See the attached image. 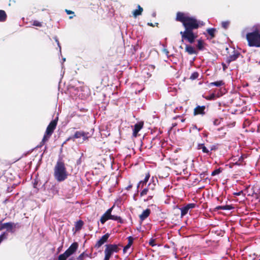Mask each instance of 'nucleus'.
Returning <instances> with one entry per match:
<instances>
[{
    "instance_id": "45",
    "label": "nucleus",
    "mask_w": 260,
    "mask_h": 260,
    "mask_svg": "<svg viewBox=\"0 0 260 260\" xmlns=\"http://www.w3.org/2000/svg\"><path fill=\"white\" fill-rule=\"evenodd\" d=\"M242 193H243V191L241 190L238 192H235L233 194L235 196H240Z\"/></svg>"
},
{
    "instance_id": "11",
    "label": "nucleus",
    "mask_w": 260,
    "mask_h": 260,
    "mask_svg": "<svg viewBox=\"0 0 260 260\" xmlns=\"http://www.w3.org/2000/svg\"><path fill=\"white\" fill-rule=\"evenodd\" d=\"M241 55L240 53L236 50L233 51V54L227 57L226 62L230 64L231 62L235 61Z\"/></svg>"
},
{
    "instance_id": "13",
    "label": "nucleus",
    "mask_w": 260,
    "mask_h": 260,
    "mask_svg": "<svg viewBox=\"0 0 260 260\" xmlns=\"http://www.w3.org/2000/svg\"><path fill=\"white\" fill-rule=\"evenodd\" d=\"M205 106H198L193 110V115L194 116L198 115H204L205 114Z\"/></svg>"
},
{
    "instance_id": "7",
    "label": "nucleus",
    "mask_w": 260,
    "mask_h": 260,
    "mask_svg": "<svg viewBox=\"0 0 260 260\" xmlns=\"http://www.w3.org/2000/svg\"><path fill=\"white\" fill-rule=\"evenodd\" d=\"M198 150H202L204 153H206L208 155L211 154V151L216 149V147L214 145L210 146L208 147L205 146L204 143H200L197 145Z\"/></svg>"
},
{
    "instance_id": "21",
    "label": "nucleus",
    "mask_w": 260,
    "mask_h": 260,
    "mask_svg": "<svg viewBox=\"0 0 260 260\" xmlns=\"http://www.w3.org/2000/svg\"><path fill=\"white\" fill-rule=\"evenodd\" d=\"M234 207L232 205L219 206L216 207L217 210H231L233 209Z\"/></svg>"
},
{
    "instance_id": "52",
    "label": "nucleus",
    "mask_w": 260,
    "mask_h": 260,
    "mask_svg": "<svg viewBox=\"0 0 260 260\" xmlns=\"http://www.w3.org/2000/svg\"><path fill=\"white\" fill-rule=\"evenodd\" d=\"M74 16H75V15L70 16V17H69V18H70V19H72Z\"/></svg>"
},
{
    "instance_id": "56",
    "label": "nucleus",
    "mask_w": 260,
    "mask_h": 260,
    "mask_svg": "<svg viewBox=\"0 0 260 260\" xmlns=\"http://www.w3.org/2000/svg\"><path fill=\"white\" fill-rule=\"evenodd\" d=\"M258 260H260V258Z\"/></svg>"
},
{
    "instance_id": "5",
    "label": "nucleus",
    "mask_w": 260,
    "mask_h": 260,
    "mask_svg": "<svg viewBox=\"0 0 260 260\" xmlns=\"http://www.w3.org/2000/svg\"><path fill=\"white\" fill-rule=\"evenodd\" d=\"M119 245L107 244L105 245L104 260H109L114 252H118L120 250Z\"/></svg>"
},
{
    "instance_id": "20",
    "label": "nucleus",
    "mask_w": 260,
    "mask_h": 260,
    "mask_svg": "<svg viewBox=\"0 0 260 260\" xmlns=\"http://www.w3.org/2000/svg\"><path fill=\"white\" fill-rule=\"evenodd\" d=\"M143 11V8L140 5H138V9L135 10L133 12V14L135 17H136L138 16L141 15Z\"/></svg>"
},
{
    "instance_id": "4",
    "label": "nucleus",
    "mask_w": 260,
    "mask_h": 260,
    "mask_svg": "<svg viewBox=\"0 0 260 260\" xmlns=\"http://www.w3.org/2000/svg\"><path fill=\"white\" fill-rule=\"evenodd\" d=\"M246 38L249 47L260 48V34L246 35Z\"/></svg>"
},
{
    "instance_id": "51",
    "label": "nucleus",
    "mask_w": 260,
    "mask_h": 260,
    "mask_svg": "<svg viewBox=\"0 0 260 260\" xmlns=\"http://www.w3.org/2000/svg\"><path fill=\"white\" fill-rule=\"evenodd\" d=\"M8 199H6L4 201V203H6L7 202H8Z\"/></svg>"
},
{
    "instance_id": "54",
    "label": "nucleus",
    "mask_w": 260,
    "mask_h": 260,
    "mask_svg": "<svg viewBox=\"0 0 260 260\" xmlns=\"http://www.w3.org/2000/svg\"><path fill=\"white\" fill-rule=\"evenodd\" d=\"M83 139L84 140H87L88 139V138H86V137H83Z\"/></svg>"
},
{
    "instance_id": "53",
    "label": "nucleus",
    "mask_w": 260,
    "mask_h": 260,
    "mask_svg": "<svg viewBox=\"0 0 260 260\" xmlns=\"http://www.w3.org/2000/svg\"><path fill=\"white\" fill-rule=\"evenodd\" d=\"M69 260H75V259L74 258L72 257V258H70Z\"/></svg>"
},
{
    "instance_id": "26",
    "label": "nucleus",
    "mask_w": 260,
    "mask_h": 260,
    "mask_svg": "<svg viewBox=\"0 0 260 260\" xmlns=\"http://www.w3.org/2000/svg\"><path fill=\"white\" fill-rule=\"evenodd\" d=\"M246 156L244 155H242L238 159V161L235 162V165L237 166H243L245 165V163H244V159L246 158Z\"/></svg>"
},
{
    "instance_id": "22",
    "label": "nucleus",
    "mask_w": 260,
    "mask_h": 260,
    "mask_svg": "<svg viewBox=\"0 0 260 260\" xmlns=\"http://www.w3.org/2000/svg\"><path fill=\"white\" fill-rule=\"evenodd\" d=\"M208 34L210 36V39H213L215 37L216 29L214 28H210L207 29Z\"/></svg>"
},
{
    "instance_id": "49",
    "label": "nucleus",
    "mask_w": 260,
    "mask_h": 260,
    "mask_svg": "<svg viewBox=\"0 0 260 260\" xmlns=\"http://www.w3.org/2000/svg\"><path fill=\"white\" fill-rule=\"evenodd\" d=\"M71 138V137H70L69 138H68L67 139L66 141H69L70 140H72Z\"/></svg>"
},
{
    "instance_id": "37",
    "label": "nucleus",
    "mask_w": 260,
    "mask_h": 260,
    "mask_svg": "<svg viewBox=\"0 0 260 260\" xmlns=\"http://www.w3.org/2000/svg\"><path fill=\"white\" fill-rule=\"evenodd\" d=\"M7 234L6 233H3L0 235V244L3 240L7 239Z\"/></svg>"
},
{
    "instance_id": "35",
    "label": "nucleus",
    "mask_w": 260,
    "mask_h": 260,
    "mask_svg": "<svg viewBox=\"0 0 260 260\" xmlns=\"http://www.w3.org/2000/svg\"><path fill=\"white\" fill-rule=\"evenodd\" d=\"M32 25L38 27H42L43 26L42 23L38 21V20L33 21L32 22Z\"/></svg>"
},
{
    "instance_id": "14",
    "label": "nucleus",
    "mask_w": 260,
    "mask_h": 260,
    "mask_svg": "<svg viewBox=\"0 0 260 260\" xmlns=\"http://www.w3.org/2000/svg\"><path fill=\"white\" fill-rule=\"evenodd\" d=\"M87 134L88 133H85L84 131H76L74 135L72 136H71V139L72 140L74 141L76 139L80 138L81 137H86L87 138Z\"/></svg>"
},
{
    "instance_id": "17",
    "label": "nucleus",
    "mask_w": 260,
    "mask_h": 260,
    "mask_svg": "<svg viewBox=\"0 0 260 260\" xmlns=\"http://www.w3.org/2000/svg\"><path fill=\"white\" fill-rule=\"evenodd\" d=\"M252 31L248 32L246 35L260 34V24H255L253 25L251 28Z\"/></svg>"
},
{
    "instance_id": "15",
    "label": "nucleus",
    "mask_w": 260,
    "mask_h": 260,
    "mask_svg": "<svg viewBox=\"0 0 260 260\" xmlns=\"http://www.w3.org/2000/svg\"><path fill=\"white\" fill-rule=\"evenodd\" d=\"M143 122H139L137 123L134 125V128L133 129V135L134 137H136L138 132L142 128L143 126Z\"/></svg>"
},
{
    "instance_id": "1",
    "label": "nucleus",
    "mask_w": 260,
    "mask_h": 260,
    "mask_svg": "<svg viewBox=\"0 0 260 260\" xmlns=\"http://www.w3.org/2000/svg\"><path fill=\"white\" fill-rule=\"evenodd\" d=\"M175 20L181 22L185 28L184 31L180 32L182 43L184 40L190 44L194 43L198 36L193 33V30L198 29L200 26L205 24L203 21L198 20L195 17L189 16L187 14L181 12L177 13Z\"/></svg>"
},
{
    "instance_id": "39",
    "label": "nucleus",
    "mask_w": 260,
    "mask_h": 260,
    "mask_svg": "<svg viewBox=\"0 0 260 260\" xmlns=\"http://www.w3.org/2000/svg\"><path fill=\"white\" fill-rule=\"evenodd\" d=\"M15 187V185H13L12 186L8 187L7 188V192H11Z\"/></svg>"
},
{
    "instance_id": "2",
    "label": "nucleus",
    "mask_w": 260,
    "mask_h": 260,
    "mask_svg": "<svg viewBox=\"0 0 260 260\" xmlns=\"http://www.w3.org/2000/svg\"><path fill=\"white\" fill-rule=\"evenodd\" d=\"M68 172L65 163L62 158L57 160L54 168V177L58 182H62L67 179Z\"/></svg>"
},
{
    "instance_id": "25",
    "label": "nucleus",
    "mask_w": 260,
    "mask_h": 260,
    "mask_svg": "<svg viewBox=\"0 0 260 260\" xmlns=\"http://www.w3.org/2000/svg\"><path fill=\"white\" fill-rule=\"evenodd\" d=\"M210 86H215L217 87H220L224 85V82L222 80H219L213 82H211L209 84Z\"/></svg>"
},
{
    "instance_id": "41",
    "label": "nucleus",
    "mask_w": 260,
    "mask_h": 260,
    "mask_svg": "<svg viewBox=\"0 0 260 260\" xmlns=\"http://www.w3.org/2000/svg\"><path fill=\"white\" fill-rule=\"evenodd\" d=\"M219 123H220V121L217 119H215L213 121V124L215 125H218L219 124Z\"/></svg>"
},
{
    "instance_id": "48",
    "label": "nucleus",
    "mask_w": 260,
    "mask_h": 260,
    "mask_svg": "<svg viewBox=\"0 0 260 260\" xmlns=\"http://www.w3.org/2000/svg\"><path fill=\"white\" fill-rule=\"evenodd\" d=\"M148 25L151 26H154V25L152 23H148Z\"/></svg>"
},
{
    "instance_id": "3",
    "label": "nucleus",
    "mask_w": 260,
    "mask_h": 260,
    "mask_svg": "<svg viewBox=\"0 0 260 260\" xmlns=\"http://www.w3.org/2000/svg\"><path fill=\"white\" fill-rule=\"evenodd\" d=\"M58 121V117L52 120L47 127L46 132L41 142V145H43L47 142L54 132L56 127Z\"/></svg>"
},
{
    "instance_id": "36",
    "label": "nucleus",
    "mask_w": 260,
    "mask_h": 260,
    "mask_svg": "<svg viewBox=\"0 0 260 260\" xmlns=\"http://www.w3.org/2000/svg\"><path fill=\"white\" fill-rule=\"evenodd\" d=\"M230 25V22L229 21H223L221 23V26L224 29H227Z\"/></svg>"
},
{
    "instance_id": "8",
    "label": "nucleus",
    "mask_w": 260,
    "mask_h": 260,
    "mask_svg": "<svg viewBox=\"0 0 260 260\" xmlns=\"http://www.w3.org/2000/svg\"><path fill=\"white\" fill-rule=\"evenodd\" d=\"M197 205L194 203H189L187 204L185 206L181 208V217H182L185 216L188 212L189 210L194 208Z\"/></svg>"
},
{
    "instance_id": "23",
    "label": "nucleus",
    "mask_w": 260,
    "mask_h": 260,
    "mask_svg": "<svg viewBox=\"0 0 260 260\" xmlns=\"http://www.w3.org/2000/svg\"><path fill=\"white\" fill-rule=\"evenodd\" d=\"M150 174L149 172L146 174L145 177L143 180L140 181V184H141V187H143L146 184L147 182H148L149 178H150Z\"/></svg>"
},
{
    "instance_id": "34",
    "label": "nucleus",
    "mask_w": 260,
    "mask_h": 260,
    "mask_svg": "<svg viewBox=\"0 0 260 260\" xmlns=\"http://www.w3.org/2000/svg\"><path fill=\"white\" fill-rule=\"evenodd\" d=\"M216 98V95L215 93H212L210 95L205 97V99L207 100H214Z\"/></svg>"
},
{
    "instance_id": "12",
    "label": "nucleus",
    "mask_w": 260,
    "mask_h": 260,
    "mask_svg": "<svg viewBox=\"0 0 260 260\" xmlns=\"http://www.w3.org/2000/svg\"><path fill=\"white\" fill-rule=\"evenodd\" d=\"M78 247V244L77 242H74L71 246L66 250V252L70 256L74 253L77 250Z\"/></svg>"
},
{
    "instance_id": "18",
    "label": "nucleus",
    "mask_w": 260,
    "mask_h": 260,
    "mask_svg": "<svg viewBox=\"0 0 260 260\" xmlns=\"http://www.w3.org/2000/svg\"><path fill=\"white\" fill-rule=\"evenodd\" d=\"M185 51L190 55L197 54V52L196 51L195 49L191 46L188 45H186Z\"/></svg>"
},
{
    "instance_id": "40",
    "label": "nucleus",
    "mask_w": 260,
    "mask_h": 260,
    "mask_svg": "<svg viewBox=\"0 0 260 260\" xmlns=\"http://www.w3.org/2000/svg\"><path fill=\"white\" fill-rule=\"evenodd\" d=\"M149 244L151 246H154L156 245L155 243V240L153 239H151L149 242Z\"/></svg>"
},
{
    "instance_id": "27",
    "label": "nucleus",
    "mask_w": 260,
    "mask_h": 260,
    "mask_svg": "<svg viewBox=\"0 0 260 260\" xmlns=\"http://www.w3.org/2000/svg\"><path fill=\"white\" fill-rule=\"evenodd\" d=\"M91 254H88L85 252H82L81 254H80L77 257V260H85V259L87 257L91 258Z\"/></svg>"
},
{
    "instance_id": "38",
    "label": "nucleus",
    "mask_w": 260,
    "mask_h": 260,
    "mask_svg": "<svg viewBox=\"0 0 260 260\" xmlns=\"http://www.w3.org/2000/svg\"><path fill=\"white\" fill-rule=\"evenodd\" d=\"M221 172V169L220 168H218L217 169H216V170H214L212 172L211 175L212 176H215L216 175H217V174H219Z\"/></svg>"
},
{
    "instance_id": "46",
    "label": "nucleus",
    "mask_w": 260,
    "mask_h": 260,
    "mask_svg": "<svg viewBox=\"0 0 260 260\" xmlns=\"http://www.w3.org/2000/svg\"><path fill=\"white\" fill-rule=\"evenodd\" d=\"M133 187V185L132 184H130L129 185H128L126 187V190H129L130 189H131Z\"/></svg>"
},
{
    "instance_id": "10",
    "label": "nucleus",
    "mask_w": 260,
    "mask_h": 260,
    "mask_svg": "<svg viewBox=\"0 0 260 260\" xmlns=\"http://www.w3.org/2000/svg\"><path fill=\"white\" fill-rule=\"evenodd\" d=\"M110 234L107 233L103 235L101 239L98 240L96 243H95L94 245V247L98 249L102 245H103L105 243L107 242L108 241V238L110 237Z\"/></svg>"
},
{
    "instance_id": "31",
    "label": "nucleus",
    "mask_w": 260,
    "mask_h": 260,
    "mask_svg": "<svg viewBox=\"0 0 260 260\" xmlns=\"http://www.w3.org/2000/svg\"><path fill=\"white\" fill-rule=\"evenodd\" d=\"M70 256L65 251L63 253L60 254L58 256V260H66Z\"/></svg>"
},
{
    "instance_id": "16",
    "label": "nucleus",
    "mask_w": 260,
    "mask_h": 260,
    "mask_svg": "<svg viewBox=\"0 0 260 260\" xmlns=\"http://www.w3.org/2000/svg\"><path fill=\"white\" fill-rule=\"evenodd\" d=\"M151 210L149 209H146L144 210L141 214L139 215L140 220L142 221L146 219L150 214Z\"/></svg>"
},
{
    "instance_id": "43",
    "label": "nucleus",
    "mask_w": 260,
    "mask_h": 260,
    "mask_svg": "<svg viewBox=\"0 0 260 260\" xmlns=\"http://www.w3.org/2000/svg\"><path fill=\"white\" fill-rule=\"evenodd\" d=\"M155 183H153L152 184H151L150 188H149V189L153 190L155 189Z\"/></svg>"
},
{
    "instance_id": "30",
    "label": "nucleus",
    "mask_w": 260,
    "mask_h": 260,
    "mask_svg": "<svg viewBox=\"0 0 260 260\" xmlns=\"http://www.w3.org/2000/svg\"><path fill=\"white\" fill-rule=\"evenodd\" d=\"M204 41L202 40H198L197 48L200 50H202L204 49Z\"/></svg>"
},
{
    "instance_id": "19",
    "label": "nucleus",
    "mask_w": 260,
    "mask_h": 260,
    "mask_svg": "<svg viewBox=\"0 0 260 260\" xmlns=\"http://www.w3.org/2000/svg\"><path fill=\"white\" fill-rule=\"evenodd\" d=\"M133 241L134 238L132 237L129 236L128 237V243L124 247L123 249V252H126V250L130 248L133 243Z\"/></svg>"
},
{
    "instance_id": "9",
    "label": "nucleus",
    "mask_w": 260,
    "mask_h": 260,
    "mask_svg": "<svg viewBox=\"0 0 260 260\" xmlns=\"http://www.w3.org/2000/svg\"><path fill=\"white\" fill-rule=\"evenodd\" d=\"M113 209V206L109 208L107 211L102 216L100 221L102 224H104L107 220L110 219L111 217V212Z\"/></svg>"
},
{
    "instance_id": "33",
    "label": "nucleus",
    "mask_w": 260,
    "mask_h": 260,
    "mask_svg": "<svg viewBox=\"0 0 260 260\" xmlns=\"http://www.w3.org/2000/svg\"><path fill=\"white\" fill-rule=\"evenodd\" d=\"M199 76V74L198 72H194L190 75L189 79L191 80H194L197 79Z\"/></svg>"
},
{
    "instance_id": "50",
    "label": "nucleus",
    "mask_w": 260,
    "mask_h": 260,
    "mask_svg": "<svg viewBox=\"0 0 260 260\" xmlns=\"http://www.w3.org/2000/svg\"><path fill=\"white\" fill-rule=\"evenodd\" d=\"M141 186V184H140V182H139V184H138L137 188L140 187Z\"/></svg>"
},
{
    "instance_id": "29",
    "label": "nucleus",
    "mask_w": 260,
    "mask_h": 260,
    "mask_svg": "<svg viewBox=\"0 0 260 260\" xmlns=\"http://www.w3.org/2000/svg\"><path fill=\"white\" fill-rule=\"evenodd\" d=\"M110 219L113 220H117L118 221V222H119L120 223H123V220L122 219H121V218L120 216L113 215L111 214V217L110 218Z\"/></svg>"
},
{
    "instance_id": "55",
    "label": "nucleus",
    "mask_w": 260,
    "mask_h": 260,
    "mask_svg": "<svg viewBox=\"0 0 260 260\" xmlns=\"http://www.w3.org/2000/svg\"><path fill=\"white\" fill-rule=\"evenodd\" d=\"M180 48L182 49V47L181 46H180Z\"/></svg>"
},
{
    "instance_id": "44",
    "label": "nucleus",
    "mask_w": 260,
    "mask_h": 260,
    "mask_svg": "<svg viewBox=\"0 0 260 260\" xmlns=\"http://www.w3.org/2000/svg\"><path fill=\"white\" fill-rule=\"evenodd\" d=\"M221 64H222V66L223 70L224 71H225V70H226V69L228 68V67H227V66H226V64H225L224 63H223V62H222Z\"/></svg>"
},
{
    "instance_id": "47",
    "label": "nucleus",
    "mask_w": 260,
    "mask_h": 260,
    "mask_svg": "<svg viewBox=\"0 0 260 260\" xmlns=\"http://www.w3.org/2000/svg\"><path fill=\"white\" fill-rule=\"evenodd\" d=\"M152 197H153V196H148L147 200L151 199L152 198Z\"/></svg>"
},
{
    "instance_id": "24",
    "label": "nucleus",
    "mask_w": 260,
    "mask_h": 260,
    "mask_svg": "<svg viewBox=\"0 0 260 260\" xmlns=\"http://www.w3.org/2000/svg\"><path fill=\"white\" fill-rule=\"evenodd\" d=\"M7 18V15L4 10H0V22H5Z\"/></svg>"
},
{
    "instance_id": "6",
    "label": "nucleus",
    "mask_w": 260,
    "mask_h": 260,
    "mask_svg": "<svg viewBox=\"0 0 260 260\" xmlns=\"http://www.w3.org/2000/svg\"><path fill=\"white\" fill-rule=\"evenodd\" d=\"M18 223H15L14 222H7V223H2V221H0V231H2L4 229H7V231L13 233V229L16 228H19Z\"/></svg>"
},
{
    "instance_id": "32",
    "label": "nucleus",
    "mask_w": 260,
    "mask_h": 260,
    "mask_svg": "<svg viewBox=\"0 0 260 260\" xmlns=\"http://www.w3.org/2000/svg\"><path fill=\"white\" fill-rule=\"evenodd\" d=\"M150 186H151V183H149V184L148 185V186L146 188H145L141 192H140V196L141 197H142V196H144L146 194H147V193H148V190H149V188H150Z\"/></svg>"
},
{
    "instance_id": "28",
    "label": "nucleus",
    "mask_w": 260,
    "mask_h": 260,
    "mask_svg": "<svg viewBox=\"0 0 260 260\" xmlns=\"http://www.w3.org/2000/svg\"><path fill=\"white\" fill-rule=\"evenodd\" d=\"M84 222L82 220H79L76 222L75 228L76 231L80 230L83 226Z\"/></svg>"
},
{
    "instance_id": "42",
    "label": "nucleus",
    "mask_w": 260,
    "mask_h": 260,
    "mask_svg": "<svg viewBox=\"0 0 260 260\" xmlns=\"http://www.w3.org/2000/svg\"><path fill=\"white\" fill-rule=\"evenodd\" d=\"M67 14H74V12L71 10L66 9L65 10Z\"/></svg>"
}]
</instances>
